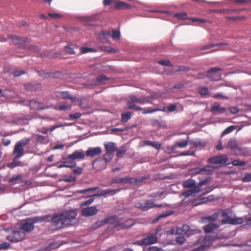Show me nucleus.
I'll list each match as a JSON object with an SVG mask.
<instances>
[{
    "label": "nucleus",
    "instance_id": "nucleus-16",
    "mask_svg": "<svg viewBox=\"0 0 251 251\" xmlns=\"http://www.w3.org/2000/svg\"><path fill=\"white\" fill-rule=\"evenodd\" d=\"M156 241L157 238L154 235H151L141 241L137 242L136 244L140 245H149L154 244L156 243Z\"/></svg>",
    "mask_w": 251,
    "mask_h": 251
},
{
    "label": "nucleus",
    "instance_id": "nucleus-39",
    "mask_svg": "<svg viewBox=\"0 0 251 251\" xmlns=\"http://www.w3.org/2000/svg\"><path fill=\"white\" fill-rule=\"evenodd\" d=\"M21 164V163L20 161H15L12 162L11 163L9 164L8 166L9 168H13L15 167L20 166Z\"/></svg>",
    "mask_w": 251,
    "mask_h": 251
},
{
    "label": "nucleus",
    "instance_id": "nucleus-62",
    "mask_svg": "<svg viewBox=\"0 0 251 251\" xmlns=\"http://www.w3.org/2000/svg\"><path fill=\"white\" fill-rule=\"evenodd\" d=\"M150 251H163L160 249L157 248L155 247H152L150 248Z\"/></svg>",
    "mask_w": 251,
    "mask_h": 251
},
{
    "label": "nucleus",
    "instance_id": "nucleus-38",
    "mask_svg": "<svg viewBox=\"0 0 251 251\" xmlns=\"http://www.w3.org/2000/svg\"><path fill=\"white\" fill-rule=\"evenodd\" d=\"M134 224V222L132 220H127L124 225V226L128 228L131 227Z\"/></svg>",
    "mask_w": 251,
    "mask_h": 251
},
{
    "label": "nucleus",
    "instance_id": "nucleus-1",
    "mask_svg": "<svg viewBox=\"0 0 251 251\" xmlns=\"http://www.w3.org/2000/svg\"><path fill=\"white\" fill-rule=\"evenodd\" d=\"M76 216V211L75 210L65 211L62 213L54 215L51 221L56 228H59L64 226L73 225V221Z\"/></svg>",
    "mask_w": 251,
    "mask_h": 251
},
{
    "label": "nucleus",
    "instance_id": "nucleus-9",
    "mask_svg": "<svg viewBox=\"0 0 251 251\" xmlns=\"http://www.w3.org/2000/svg\"><path fill=\"white\" fill-rule=\"evenodd\" d=\"M99 226L108 224L110 226L111 228H115L121 225V223L119 219L116 216H111L101 220L98 223Z\"/></svg>",
    "mask_w": 251,
    "mask_h": 251
},
{
    "label": "nucleus",
    "instance_id": "nucleus-22",
    "mask_svg": "<svg viewBox=\"0 0 251 251\" xmlns=\"http://www.w3.org/2000/svg\"><path fill=\"white\" fill-rule=\"evenodd\" d=\"M114 4L115 8L117 9H128L130 7L127 3L118 0H114Z\"/></svg>",
    "mask_w": 251,
    "mask_h": 251
},
{
    "label": "nucleus",
    "instance_id": "nucleus-5",
    "mask_svg": "<svg viewBox=\"0 0 251 251\" xmlns=\"http://www.w3.org/2000/svg\"><path fill=\"white\" fill-rule=\"evenodd\" d=\"M209 162L212 165L205 167L202 170L211 171L216 167L226 164L227 157L226 156H216L209 159Z\"/></svg>",
    "mask_w": 251,
    "mask_h": 251
},
{
    "label": "nucleus",
    "instance_id": "nucleus-48",
    "mask_svg": "<svg viewBox=\"0 0 251 251\" xmlns=\"http://www.w3.org/2000/svg\"><path fill=\"white\" fill-rule=\"evenodd\" d=\"M81 116L80 113H76L75 114H72L70 115V117L71 119H78Z\"/></svg>",
    "mask_w": 251,
    "mask_h": 251
},
{
    "label": "nucleus",
    "instance_id": "nucleus-19",
    "mask_svg": "<svg viewBox=\"0 0 251 251\" xmlns=\"http://www.w3.org/2000/svg\"><path fill=\"white\" fill-rule=\"evenodd\" d=\"M101 36L104 37L106 36H111L114 40H119L120 37V33L117 30H113L112 31L103 32Z\"/></svg>",
    "mask_w": 251,
    "mask_h": 251
},
{
    "label": "nucleus",
    "instance_id": "nucleus-45",
    "mask_svg": "<svg viewBox=\"0 0 251 251\" xmlns=\"http://www.w3.org/2000/svg\"><path fill=\"white\" fill-rule=\"evenodd\" d=\"M187 145V142L186 141H183L182 142H178L177 143V145L180 147V148H185L186 147Z\"/></svg>",
    "mask_w": 251,
    "mask_h": 251
},
{
    "label": "nucleus",
    "instance_id": "nucleus-21",
    "mask_svg": "<svg viewBox=\"0 0 251 251\" xmlns=\"http://www.w3.org/2000/svg\"><path fill=\"white\" fill-rule=\"evenodd\" d=\"M85 157V154L82 151H76L70 154V158H72L74 160L75 159H83Z\"/></svg>",
    "mask_w": 251,
    "mask_h": 251
},
{
    "label": "nucleus",
    "instance_id": "nucleus-52",
    "mask_svg": "<svg viewBox=\"0 0 251 251\" xmlns=\"http://www.w3.org/2000/svg\"><path fill=\"white\" fill-rule=\"evenodd\" d=\"M159 63L164 66H170L171 65L170 62L168 60L160 61Z\"/></svg>",
    "mask_w": 251,
    "mask_h": 251
},
{
    "label": "nucleus",
    "instance_id": "nucleus-36",
    "mask_svg": "<svg viewBox=\"0 0 251 251\" xmlns=\"http://www.w3.org/2000/svg\"><path fill=\"white\" fill-rule=\"evenodd\" d=\"M119 182H125V183H132L134 182V179L126 177L125 178H123L121 179L119 181Z\"/></svg>",
    "mask_w": 251,
    "mask_h": 251
},
{
    "label": "nucleus",
    "instance_id": "nucleus-7",
    "mask_svg": "<svg viewBox=\"0 0 251 251\" xmlns=\"http://www.w3.org/2000/svg\"><path fill=\"white\" fill-rule=\"evenodd\" d=\"M98 189V187H94L92 188H89L88 189H84L80 191H78L76 192V193H80L83 194V195L81 196V198H86L90 196H104L105 195L108 194L110 193H112L113 194V192H114V190H105L103 192L98 194H91V193L93 192H94L95 190Z\"/></svg>",
    "mask_w": 251,
    "mask_h": 251
},
{
    "label": "nucleus",
    "instance_id": "nucleus-59",
    "mask_svg": "<svg viewBox=\"0 0 251 251\" xmlns=\"http://www.w3.org/2000/svg\"><path fill=\"white\" fill-rule=\"evenodd\" d=\"M63 125H57L56 126H52L50 128V131H53L54 129H55L56 128H58L59 127L62 126Z\"/></svg>",
    "mask_w": 251,
    "mask_h": 251
},
{
    "label": "nucleus",
    "instance_id": "nucleus-4",
    "mask_svg": "<svg viewBox=\"0 0 251 251\" xmlns=\"http://www.w3.org/2000/svg\"><path fill=\"white\" fill-rule=\"evenodd\" d=\"M50 218L49 216H43L36 217L33 219H30L23 221L21 222L19 227L25 232H28L32 231L33 228V224L39 221L42 222Z\"/></svg>",
    "mask_w": 251,
    "mask_h": 251
},
{
    "label": "nucleus",
    "instance_id": "nucleus-44",
    "mask_svg": "<svg viewBox=\"0 0 251 251\" xmlns=\"http://www.w3.org/2000/svg\"><path fill=\"white\" fill-rule=\"evenodd\" d=\"M71 107L70 105H62L56 108L57 109L60 110H66Z\"/></svg>",
    "mask_w": 251,
    "mask_h": 251
},
{
    "label": "nucleus",
    "instance_id": "nucleus-25",
    "mask_svg": "<svg viewBox=\"0 0 251 251\" xmlns=\"http://www.w3.org/2000/svg\"><path fill=\"white\" fill-rule=\"evenodd\" d=\"M211 111L212 112H219L220 113H224L226 111V108L221 107L218 103H214L211 107Z\"/></svg>",
    "mask_w": 251,
    "mask_h": 251
},
{
    "label": "nucleus",
    "instance_id": "nucleus-10",
    "mask_svg": "<svg viewBox=\"0 0 251 251\" xmlns=\"http://www.w3.org/2000/svg\"><path fill=\"white\" fill-rule=\"evenodd\" d=\"M76 164L72 158H70V155L67 157H63L60 161V164H57L58 168L63 167L73 168L75 167Z\"/></svg>",
    "mask_w": 251,
    "mask_h": 251
},
{
    "label": "nucleus",
    "instance_id": "nucleus-34",
    "mask_svg": "<svg viewBox=\"0 0 251 251\" xmlns=\"http://www.w3.org/2000/svg\"><path fill=\"white\" fill-rule=\"evenodd\" d=\"M199 93L201 96H205L208 95V89L206 87H201L199 89Z\"/></svg>",
    "mask_w": 251,
    "mask_h": 251
},
{
    "label": "nucleus",
    "instance_id": "nucleus-53",
    "mask_svg": "<svg viewBox=\"0 0 251 251\" xmlns=\"http://www.w3.org/2000/svg\"><path fill=\"white\" fill-rule=\"evenodd\" d=\"M73 172L75 174L79 175V174H81L82 173V169L79 167H77L73 170Z\"/></svg>",
    "mask_w": 251,
    "mask_h": 251
},
{
    "label": "nucleus",
    "instance_id": "nucleus-54",
    "mask_svg": "<svg viewBox=\"0 0 251 251\" xmlns=\"http://www.w3.org/2000/svg\"><path fill=\"white\" fill-rule=\"evenodd\" d=\"M65 51L70 54H73L74 53L73 50L69 47H66L65 48Z\"/></svg>",
    "mask_w": 251,
    "mask_h": 251
},
{
    "label": "nucleus",
    "instance_id": "nucleus-27",
    "mask_svg": "<svg viewBox=\"0 0 251 251\" xmlns=\"http://www.w3.org/2000/svg\"><path fill=\"white\" fill-rule=\"evenodd\" d=\"M174 17H177L179 20L187 19V14L185 12L176 13L174 15Z\"/></svg>",
    "mask_w": 251,
    "mask_h": 251
},
{
    "label": "nucleus",
    "instance_id": "nucleus-31",
    "mask_svg": "<svg viewBox=\"0 0 251 251\" xmlns=\"http://www.w3.org/2000/svg\"><path fill=\"white\" fill-rule=\"evenodd\" d=\"M131 117V114L129 112H126L122 114V121L124 122H127Z\"/></svg>",
    "mask_w": 251,
    "mask_h": 251
},
{
    "label": "nucleus",
    "instance_id": "nucleus-61",
    "mask_svg": "<svg viewBox=\"0 0 251 251\" xmlns=\"http://www.w3.org/2000/svg\"><path fill=\"white\" fill-rule=\"evenodd\" d=\"M217 218H218L217 215L216 214H214L212 217H208V219H209V221H214L216 219H217Z\"/></svg>",
    "mask_w": 251,
    "mask_h": 251
},
{
    "label": "nucleus",
    "instance_id": "nucleus-43",
    "mask_svg": "<svg viewBox=\"0 0 251 251\" xmlns=\"http://www.w3.org/2000/svg\"><path fill=\"white\" fill-rule=\"evenodd\" d=\"M232 164L234 166H242L244 165L245 163L243 161H240L238 160H235L233 161Z\"/></svg>",
    "mask_w": 251,
    "mask_h": 251
},
{
    "label": "nucleus",
    "instance_id": "nucleus-32",
    "mask_svg": "<svg viewBox=\"0 0 251 251\" xmlns=\"http://www.w3.org/2000/svg\"><path fill=\"white\" fill-rule=\"evenodd\" d=\"M61 95L64 99H70L72 101H74L75 100V98L71 97L67 92H62L61 93Z\"/></svg>",
    "mask_w": 251,
    "mask_h": 251
},
{
    "label": "nucleus",
    "instance_id": "nucleus-3",
    "mask_svg": "<svg viewBox=\"0 0 251 251\" xmlns=\"http://www.w3.org/2000/svg\"><path fill=\"white\" fill-rule=\"evenodd\" d=\"M203 182H202L196 185L195 181L192 179L184 181L183 182V187L190 189L188 190L184 191L182 194V196L185 197L184 200L187 201L186 199L191 197L188 200L193 201L192 198L196 197L197 194L201 191V186L203 185Z\"/></svg>",
    "mask_w": 251,
    "mask_h": 251
},
{
    "label": "nucleus",
    "instance_id": "nucleus-26",
    "mask_svg": "<svg viewBox=\"0 0 251 251\" xmlns=\"http://www.w3.org/2000/svg\"><path fill=\"white\" fill-rule=\"evenodd\" d=\"M218 226L217 225L211 223L208 224V225L204 227V230L206 232H209L211 231H212L213 229L214 228H217Z\"/></svg>",
    "mask_w": 251,
    "mask_h": 251
},
{
    "label": "nucleus",
    "instance_id": "nucleus-58",
    "mask_svg": "<svg viewBox=\"0 0 251 251\" xmlns=\"http://www.w3.org/2000/svg\"><path fill=\"white\" fill-rule=\"evenodd\" d=\"M229 110L231 113H233V114H236L238 111V110L237 109V108L236 107H230L229 109Z\"/></svg>",
    "mask_w": 251,
    "mask_h": 251
},
{
    "label": "nucleus",
    "instance_id": "nucleus-64",
    "mask_svg": "<svg viewBox=\"0 0 251 251\" xmlns=\"http://www.w3.org/2000/svg\"><path fill=\"white\" fill-rule=\"evenodd\" d=\"M63 147H64V146L63 145H56L55 146H54L53 149L54 150L62 149H63Z\"/></svg>",
    "mask_w": 251,
    "mask_h": 251
},
{
    "label": "nucleus",
    "instance_id": "nucleus-47",
    "mask_svg": "<svg viewBox=\"0 0 251 251\" xmlns=\"http://www.w3.org/2000/svg\"><path fill=\"white\" fill-rule=\"evenodd\" d=\"M94 201V199L91 198L87 200V201H85L84 202H83L80 204V206L82 207L84 205H89L92 203Z\"/></svg>",
    "mask_w": 251,
    "mask_h": 251
},
{
    "label": "nucleus",
    "instance_id": "nucleus-8",
    "mask_svg": "<svg viewBox=\"0 0 251 251\" xmlns=\"http://www.w3.org/2000/svg\"><path fill=\"white\" fill-rule=\"evenodd\" d=\"M223 217L222 220L223 224H233L237 225L243 223L244 220L242 218H239L235 216L229 217L227 212H223L221 215Z\"/></svg>",
    "mask_w": 251,
    "mask_h": 251
},
{
    "label": "nucleus",
    "instance_id": "nucleus-49",
    "mask_svg": "<svg viewBox=\"0 0 251 251\" xmlns=\"http://www.w3.org/2000/svg\"><path fill=\"white\" fill-rule=\"evenodd\" d=\"M190 20H191L192 22H198L200 23H203L206 22V21L204 19H197V18H190Z\"/></svg>",
    "mask_w": 251,
    "mask_h": 251
},
{
    "label": "nucleus",
    "instance_id": "nucleus-24",
    "mask_svg": "<svg viewBox=\"0 0 251 251\" xmlns=\"http://www.w3.org/2000/svg\"><path fill=\"white\" fill-rule=\"evenodd\" d=\"M30 106L35 109H43L45 108L43 106V104L35 100H31L29 102Z\"/></svg>",
    "mask_w": 251,
    "mask_h": 251
},
{
    "label": "nucleus",
    "instance_id": "nucleus-14",
    "mask_svg": "<svg viewBox=\"0 0 251 251\" xmlns=\"http://www.w3.org/2000/svg\"><path fill=\"white\" fill-rule=\"evenodd\" d=\"M16 96V95L14 92L10 90H5L3 91L2 96L0 97V100L3 101L6 100L12 101Z\"/></svg>",
    "mask_w": 251,
    "mask_h": 251
},
{
    "label": "nucleus",
    "instance_id": "nucleus-30",
    "mask_svg": "<svg viewBox=\"0 0 251 251\" xmlns=\"http://www.w3.org/2000/svg\"><path fill=\"white\" fill-rule=\"evenodd\" d=\"M227 148H230L232 150L238 149L237 144L236 141L235 140H231L229 142L227 145Z\"/></svg>",
    "mask_w": 251,
    "mask_h": 251
},
{
    "label": "nucleus",
    "instance_id": "nucleus-63",
    "mask_svg": "<svg viewBox=\"0 0 251 251\" xmlns=\"http://www.w3.org/2000/svg\"><path fill=\"white\" fill-rule=\"evenodd\" d=\"M170 213H166L165 214H162V215H160V216H159L156 219V221H158L159 219L161 218H163V217H167L169 215H170Z\"/></svg>",
    "mask_w": 251,
    "mask_h": 251
},
{
    "label": "nucleus",
    "instance_id": "nucleus-23",
    "mask_svg": "<svg viewBox=\"0 0 251 251\" xmlns=\"http://www.w3.org/2000/svg\"><path fill=\"white\" fill-rule=\"evenodd\" d=\"M104 147L107 153L113 152L116 150V147L113 142L104 144Z\"/></svg>",
    "mask_w": 251,
    "mask_h": 251
},
{
    "label": "nucleus",
    "instance_id": "nucleus-11",
    "mask_svg": "<svg viewBox=\"0 0 251 251\" xmlns=\"http://www.w3.org/2000/svg\"><path fill=\"white\" fill-rule=\"evenodd\" d=\"M28 142V139H26L19 142L15 147L14 153L16 155L15 158H19L24 154L23 147Z\"/></svg>",
    "mask_w": 251,
    "mask_h": 251
},
{
    "label": "nucleus",
    "instance_id": "nucleus-57",
    "mask_svg": "<svg viewBox=\"0 0 251 251\" xmlns=\"http://www.w3.org/2000/svg\"><path fill=\"white\" fill-rule=\"evenodd\" d=\"M112 3H114V0H104L103 1V4L104 5H109Z\"/></svg>",
    "mask_w": 251,
    "mask_h": 251
},
{
    "label": "nucleus",
    "instance_id": "nucleus-51",
    "mask_svg": "<svg viewBox=\"0 0 251 251\" xmlns=\"http://www.w3.org/2000/svg\"><path fill=\"white\" fill-rule=\"evenodd\" d=\"M9 247V244L7 243H3L0 244V250L1 249H5L8 248Z\"/></svg>",
    "mask_w": 251,
    "mask_h": 251
},
{
    "label": "nucleus",
    "instance_id": "nucleus-17",
    "mask_svg": "<svg viewBox=\"0 0 251 251\" xmlns=\"http://www.w3.org/2000/svg\"><path fill=\"white\" fill-rule=\"evenodd\" d=\"M153 202L152 201H149L143 203H138L136 204L135 206L142 210H146L149 208L156 206V205L153 204Z\"/></svg>",
    "mask_w": 251,
    "mask_h": 251
},
{
    "label": "nucleus",
    "instance_id": "nucleus-18",
    "mask_svg": "<svg viewBox=\"0 0 251 251\" xmlns=\"http://www.w3.org/2000/svg\"><path fill=\"white\" fill-rule=\"evenodd\" d=\"M101 153V150L100 147L89 148L86 152V154L88 156L93 157L95 155H99Z\"/></svg>",
    "mask_w": 251,
    "mask_h": 251
},
{
    "label": "nucleus",
    "instance_id": "nucleus-46",
    "mask_svg": "<svg viewBox=\"0 0 251 251\" xmlns=\"http://www.w3.org/2000/svg\"><path fill=\"white\" fill-rule=\"evenodd\" d=\"M185 241V238L183 236H180L176 238V242L180 244H183Z\"/></svg>",
    "mask_w": 251,
    "mask_h": 251
},
{
    "label": "nucleus",
    "instance_id": "nucleus-13",
    "mask_svg": "<svg viewBox=\"0 0 251 251\" xmlns=\"http://www.w3.org/2000/svg\"><path fill=\"white\" fill-rule=\"evenodd\" d=\"M194 232V231L190 230L189 226L187 225H183L181 227L177 228L176 230L175 231V233L176 234L186 235L187 236H190L192 234H193ZM172 233L174 234L175 231H172Z\"/></svg>",
    "mask_w": 251,
    "mask_h": 251
},
{
    "label": "nucleus",
    "instance_id": "nucleus-40",
    "mask_svg": "<svg viewBox=\"0 0 251 251\" xmlns=\"http://www.w3.org/2000/svg\"><path fill=\"white\" fill-rule=\"evenodd\" d=\"M147 145H151V146L153 147L155 149H159L160 147V145L158 142H147L146 143Z\"/></svg>",
    "mask_w": 251,
    "mask_h": 251
},
{
    "label": "nucleus",
    "instance_id": "nucleus-15",
    "mask_svg": "<svg viewBox=\"0 0 251 251\" xmlns=\"http://www.w3.org/2000/svg\"><path fill=\"white\" fill-rule=\"evenodd\" d=\"M98 211L95 206L86 207L82 208V214L85 216H91L96 214Z\"/></svg>",
    "mask_w": 251,
    "mask_h": 251
},
{
    "label": "nucleus",
    "instance_id": "nucleus-29",
    "mask_svg": "<svg viewBox=\"0 0 251 251\" xmlns=\"http://www.w3.org/2000/svg\"><path fill=\"white\" fill-rule=\"evenodd\" d=\"M209 200L208 199V198H202L199 199L198 200L193 201L192 203L194 205L200 204H201L203 203H205Z\"/></svg>",
    "mask_w": 251,
    "mask_h": 251
},
{
    "label": "nucleus",
    "instance_id": "nucleus-33",
    "mask_svg": "<svg viewBox=\"0 0 251 251\" xmlns=\"http://www.w3.org/2000/svg\"><path fill=\"white\" fill-rule=\"evenodd\" d=\"M227 46L226 44H218V45H208V46H206V49H208V48H212L213 47H218V48L215 49L216 50V49H221L222 50H224L226 48H225V46Z\"/></svg>",
    "mask_w": 251,
    "mask_h": 251
},
{
    "label": "nucleus",
    "instance_id": "nucleus-56",
    "mask_svg": "<svg viewBox=\"0 0 251 251\" xmlns=\"http://www.w3.org/2000/svg\"><path fill=\"white\" fill-rule=\"evenodd\" d=\"M59 247V245L56 243H53L48 248L49 250H51L55 248H57Z\"/></svg>",
    "mask_w": 251,
    "mask_h": 251
},
{
    "label": "nucleus",
    "instance_id": "nucleus-20",
    "mask_svg": "<svg viewBox=\"0 0 251 251\" xmlns=\"http://www.w3.org/2000/svg\"><path fill=\"white\" fill-rule=\"evenodd\" d=\"M219 70L220 69L217 68H213L211 69L208 72L207 76L215 80L219 79L220 75L216 73V72Z\"/></svg>",
    "mask_w": 251,
    "mask_h": 251
},
{
    "label": "nucleus",
    "instance_id": "nucleus-2",
    "mask_svg": "<svg viewBox=\"0 0 251 251\" xmlns=\"http://www.w3.org/2000/svg\"><path fill=\"white\" fill-rule=\"evenodd\" d=\"M160 97H163L160 93H154L151 98H150L148 96L137 98L135 96H131L129 98V100H127L126 105L129 109H135L136 110L141 109V108L136 105V103L145 104L148 102H151V101L157 99Z\"/></svg>",
    "mask_w": 251,
    "mask_h": 251
},
{
    "label": "nucleus",
    "instance_id": "nucleus-50",
    "mask_svg": "<svg viewBox=\"0 0 251 251\" xmlns=\"http://www.w3.org/2000/svg\"><path fill=\"white\" fill-rule=\"evenodd\" d=\"M244 181H251V174H247L243 178Z\"/></svg>",
    "mask_w": 251,
    "mask_h": 251
},
{
    "label": "nucleus",
    "instance_id": "nucleus-42",
    "mask_svg": "<svg viewBox=\"0 0 251 251\" xmlns=\"http://www.w3.org/2000/svg\"><path fill=\"white\" fill-rule=\"evenodd\" d=\"M49 15L53 19H58L61 17V15L60 14L56 13H50Z\"/></svg>",
    "mask_w": 251,
    "mask_h": 251
},
{
    "label": "nucleus",
    "instance_id": "nucleus-55",
    "mask_svg": "<svg viewBox=\"0 0 251 251\" xmlns=\"http://www.w3.org/2000/svg\"><path fill=\"white\" fill-rule=\"evenodd\" d=\"M167 109L169 111L172 112L176 110V106L175 105H170L167 107Z\"/></svg>",
    "mask_w": 251,
    "mask_h": 251
},
{
    "label": "nucleus",
    "instance_id": "nucleus-37",
    "mask_svg": "<svg viewBox=\"0 0 251 251\" xmlns=\"http://www.w3.org/2000/svg\"><path fill=\"white\" fill-rule=\"evenodd\" d=\"M81 52L83 53H87L88 52H94L95 51V50L92 48H88V47H82L81 48Z\"/></svg>",
    "mask_w": 251,
    "mask_h": 251
},
{
    "label": "nucleus",
    "instance_id": "nucleus-60",
    "mask_svg": "<svg viewBox=\"0 0 251 251\" xmlns=\"http://www.w3.org/2000/svg\"><path fill=\"white\" fill-rule=\"evenodd\" d=\"M106 79V77L103 75L100 76L98 78V80L99 82H103L104 80Z\"/></svg>",
    "mask_w": 251,
    "mask_h": 251
},
{
    "label": "nucleus",
    "instance_id": "nucleus-12",
    "mask_svg": "<svg viewBox=\"0 0 251 251\" xmlns=\"http://www.w3.org/2000/svg\"><path fill=\"white\" fill-rule=\"evenodd\" d=\"M212 243V240L209 237H206L204 239H202V241L200 240L198 242L197 244L200 245V247L198 248H196V251H201L203 250L205 248L209 246Z\"/></svg>",
    "mask_w": 251,
    "mask_h": 251
},
{
    "label": "nucleus",
    "instance_id": "nucleus-41",
    "mask_svg": "<svg viewBox=\"0 0 251 251\" xmlns=\"http://www.w3.org/2000/svg\"><path fill=\"white\" fill-rule=\"evenodd\" d=\"M37 140V141L39 142L43 143H47V140L45 138V137L42 136L41 135L38 136Z\"/></svg>",
    "mask_w": 251,
    "mask_h": 251
},
{
    "label": "nucleus",
    "instance_id": "nucleus-35",
    "mask_svg": "<svg viewBox=\"0 0 251 251\" xmlns=\"http://www.w3.org/2000/svg\"><path fill=\"white\" fill-rule=\"evenodd\" d=\"M235 128V127L234 126H229L224 130V131L223 132L222 135H224L228 134L233 131Z\"/></svg>",
    "mask_w": 251,
    "mask_h": 251
},
{
    "label": "nucleus",
    "instance_id": "nucleus-28",
    "mask_svg": "<svg viewBox=\"0 0 251 251\" xmlns=\"http://www.w3.org/2000/svg\"><path fill=\"white\" fill-rule=\"evenodd\" d=\"M158 111H165V108H163V109H160V108H157L151 109H144L143 111V113L144 114H146L148 113H153V112Z\"/></svg>",
    "mask_w": 251,
    "mask_h": 251
},
{
    "label": "nucleus",
    "instance_id": "nucleus-6",
    "mask_svg": "<svg viewBox=\"0 0 251 251\" xmlns=\"http://www.w3.org/2000/svg\"><path fill=\"white\" fill-rule=\"evenodd\" d=\"M25 237V232L19 227V229L13 231L12 234L7 236V239L11 242H18Z\"/></svg>",
    "mask_w": 251,
    "mask_h": 251
}]
</instances>
